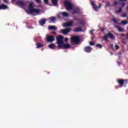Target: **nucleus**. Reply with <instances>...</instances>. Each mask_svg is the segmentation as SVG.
<instances>
[{
	"mask_svg": "<svg viewBox=\"0 0 128 128\" xmlns=\"http://www.w3.org/2000/svg\"><path fill=\"white\" fill-rule=\"evenodd\" d=\"M57 44H58V48H70V44L68 43L65 44L64 42V36H59L56 38Z\"/></svg>",
	"mask_w": 128,
	"mask_h": 128,
	"instance_id": "obj_1",
	"label": "nucleus"
},
{
	"mask_svg": "<svg viewBox=\"0 0 128 128\" xmlns=\"http://www.w3.org/2000/svg\"><path fill=\"white\" fill-rule=\"evenodd\" d=\"M26 12L28 14V12H32L34 14H40V10L39 9L34 8V4L30 3L29 5L28 10H25Z\"/></svg>",
	"mask_w": 128,
	"mask_h": 128,
	"instance_id": "obj_2",
	"label": "nucleus"
},
{
	"mask_svg": "<svg viewBox=\"0 0 128 128\" xmlns=\"http://www.w3.org/2000/svg\"><path fill=\"white\" fill-rule=\"evenodd\" d=\"M64 6L66 8V10H72V8H74L72 4V2L68 0H66L64 2Z\"/></svg>",
	"mask_w": 128,
	"mask_h": 128,
	"instance_id": "obj_3",
	"label": "nucleus"
},
{
	"mask_svg": "<svg viewBox=\"0 0 128 128\" xmlns=\"http://www.w3.org/2000/svg\"><path fill=\"white\" fill-rule=\"evenodd\" d=\"M16 4H18V6H20L21 8H26V6H28L27 2H23L22 1L20 0L16 1Z\"/></svg>",
	"mask_w": 128,
	"mask_h": 128,
	"instance_id": "obj_4",
	"label": "nucleus"
},
{
	"mask_svg": "<svg viewBox=\"0 0 128 128\" xmlns=\"http://www.w3.org/2000/svg\"><path fill=\"white\" fill-rule=\"evenodd\" d=\"M71 42L72 44H76L80 42V38L78 36H74L71 38Z\"/></svg>",
	"mask_w": 128,
	"mask_h": 128,
	"instance_id": "obj_5",
	"label": "nucleus"
},
{
	"mask_svg": "<svg viewBox=\"0 0 128 128\" xmlns=\"http://www.w3.org/2000/svg\"><path fill=\"white\" fill-rule=\"evenodd\" d=\"M108 38L111 40H114V35H112V33H108L105 34L104 36V40H108Z\"/></svg>",
	"mask_w": 128,
	"mask_h": 128,
	"instance_id": "obj_6",
	"label": "nucleus"
},
{
	"mask_svg": "<svg viewBox=\"0 0 128 128\" xmlns=\"http://www.w3.org/2000/svg\"><path fill=\"white\" fill-rule=\"evenodd\" d=\"M70 30H72V28H70L62 29L60 30V32H61V34H68Z\"/></svg>",
	"mask_w": 128,
	"mask_h": 128,
	"instance_id": "obj_7",
	"label": "nucleus"
},
{
	"mask_svg": "<svg viewBox=\"0 0 128 128\" xmlns=\"http://www.w3.org/2000/svg\"><path fill=\"white\" fill-rule=\"evenodd\" d=\"M46 40L47 42H52L54 40V37L53 36L47 35Z\"/></svg>",
	"mask_w": 128,
	"mask_h": 128,
	"instance_id": "obj_8",
	"label": "nucleus"
},
{
	"mask_svg": "<svg viewBox=\"0 0 128 128\" xmlns=\"http://www.w3.org/2000/svg\"><path fill=\"white\" fill-rule=\"evenodd\" d=\"M72 24H74V21H70L68 23L63 24V26L64 28H68V26H72Z\"/></svg>",
	"mask_w": 128,
	"mask_h": 128,
	"instance_id": "obj_9",
	"label": "nucleus"
},
{
	"mask_svg": "<svg viewBox=\"0 0 128 128\" xmlns=\"http://www.w3.org/2000/svg\"><path fill=\"white\" fill-rule=\"evenodd\" d=\"M92 6L93 8H94V10H95L96 12L98 11V7L96 6V4H94V2H92ZM102 8V4H100L99 6H98V8Z\"/></svg>",
	"mask_w": 128,
	"mask_h": 128,
	"instance_id": "obj_10",
	"label": "nucleus"
},
{
	"mask_svg": "<svg viewBox=\"0 0 128 128\" xmlns=\"http://www.w3.org/2000/svg\"><path fill=\"white\" fill-rule=\"evenodd\" d=\"M60 14H62V16H64L65 18H68V12H62L60 13L58 16V18H60Z\"/></svg>",
	"mask_w": 128,
	"mask_h": 128,
	"instance_id": "obj_11",
	"label": "nucleus"
},
{
	"mask_svg": "<svg viewBox=\"0 0 128 128\" xmlns=\"http://www.w3.org/2000/svg\"><path fill=\"white\" fill-rule=\"evenodd\" d=\"M48 48L52 50H54V48H56V46L54 44H52L48 45Z\"/></svg>",
	"mask_w": 128,
	"mask_h": 128,
	"instance_id": "obj_12",
	"label": "nucleus"
},
{
	"mask_svg": "<svg viewBox=\"0 0 128 128\" xmlns=\"http://www.w3.org/2000/svg\"><path fill=\"white\" fill-rule=\"evenodd\" d=\"M56 17H51L48 18V20H49V22H56Z\"/></svg>",
	"mask_w": 128,
	"mask_h": 128,
	"instance_id": "obj_13",
	"label": "nucleus"
},
{
	"mask_svg": "<svg viewBox=\"0 0 128 128\" xmlns=\"http://www.w3.org/2000/svg\"><path fill=\"white\" fill-rule=\"evenodd\" d=\"M92 48L90 46H86L84 48V51L86 52H90Z\"/></svg>",
	"mask_w": 128,
	"mask_h": 128,
	"instance_id": "obj_14",
	"label": "nucleus"
},
{
	"mask_svg": "<svg viewBox=\"0 0 128 128\" xmlns=\"http://www.w3.org/2000/svg\"><path fill=\"white\" fill-rule=\"evenodd\" d=\"M48 30H58V28L56 26H50L48 27Z\"/></svg>",
	"mask_w": 128,
	"mask_h": 128,
	"instance_id": "obj_15",
	"label": "nucleus"
},
{
	"mask_svg": "<svg viewBox=\"0 0 128 128\" xmlns=\"http://www.w3.org/2000/svg\"><path fill=\"white\" fill-rule=\"evenodd\" d=\"M74 32H82V28L80 27L77 28L74 30Z\"/></svg>",
	"mask_w": 128,
	"mask_h": 128,
	"instance_id": "obj_16",
	"label": "nucleus"
},
{
	"mask_svg": "<svg viewBox=\"0 0 128 128\" xmlns=\"http://www.w3.org/2000/svg\"><path fill=\"white\" fill-rule=\"evenodd\" d=\"M8 8V6L5 4H2L0 6V10H6Z\"/></svg>",
	"mask_w": 128,
	"mask_h": 128,
	"instance_id": "obj_17",
	"label": "nucleus"
},
{
	"mask_svg": "<svg viewBox=\"0 0 128 128\" xmlns=\"http://www.w3.org/2000/svg\"><path fill=\"white\" fill-rule=\"evenodd\" d=\"M46 19H43L42 20L40 21V26H44V24H46Z\"/></svg>",
	"mask_w": 128,
	"mask_h": 128,
	"instance_id": "obj_18",
	"label": "nucleus"
},
{
	"mask_svg": "<svg viewBox=\"0 0 128 128\" xmlns=\"http://www.w3.org/2000/svg\"><path fill=\"white\" fill-rule=\"evenodd\" d=\"M36 48H42V46H44V44L37 43L36 44Z\"/></svg>",
	"mask_w": 128,
	"mask_h": 128,
	"instance_id": "obj_19",
	"label": "nucleus"
},
{
	"mask_svg": "<svg viewBox=\"0 0 128 128\" xmlns=\"http://www.w3.org/2000/svg\"><path fill=\"white\" fill-rule=\"evenodd\" d=\"M124 80H118V82L119 84L121 86H120V88L121 86H122L124 85Z\"/></svg>",
	"mask_w": 128,
	"mask_h": 128,
	"instance_id": "obj_20",
	"label": "nucleus"
},
{
	"mask_svg": "<svg viewBox=\"0 0 128 128\" xmlns=\"http://www.w3.org/2000/svg\"><path fill=\"white\" fill-rule=\"evenodd\" d=\"M116 28L119 30V32H124V29L120 26H116Z\"/></svg>",
	"mask_w": 128,
	"mask_h": 128,
	"instance_id": "obj_21",
	"label": "nucleus"
},
{
	"mask_svg": "<svg viewBox=\"0 0 128 128\" xmlns=\"http://www.w3.org/2000/svg\"><path fill=\"white\" fill-rule=\"evenodd\" d=\"M80 12V10L78 8H77L73 12L72 14H78Z\"/></svg>",
	"mask_w": 128,
	"mask_h": 128,
	"instance_id": "obj_22",
	"label": "nucleus"
},
{
	"mask_svg": "<svg viewBox=\"0 0 128 128\" xmlns=\"http://www.w3.org/2000/svg\"><path fill=\"white\" fill-rule=\"evenodd\" d=\"M52 4H53L54 6H56L58 4V0H52Z\"/></svg>",
	"mask_w": 128,
	"mask_h": 128,
	"instance_id": "obj_23",
	"label": "nucleus"
},
{
	"mask_svg": "<svg viewBox=\"0 0 128 128\" xmlns=\"http://www.w3.org/2000/svg\"><path fill=\"white\" fill-rule=\"evenodd\" d=\"M128 24V22L126 20L122 21L121 22V24H123L124 26L126 24Z\"/></svg>",
	"mask_w": 128,
	"mask_h": 128,
	"instance_id": "obj_24",
	"label": "nucleus"
},
{
	"mask_svg": "<svg viewBox=\"0 0 128 128\" xmlns=\"http://www.w3.org/2000/svg\"><path fill=\"white\" fill-rule=\"evenodd\" d=\"M80 24H86V22L84 20L80 21Z\"/></svg>",
	"mask_w": 128,
	"mask_h": 128,
	"instance_id": "obj_25",
	"label": "nucleus"
},
{
	"mask_svg": "<svg viewBox=\"0 0 128 128\" xmlns=\"http://www.w3.org/2000/svg\"><path fill=\"white\" fill-rule=\"evenodd\" d=\"M122 10V8H120L118 10L116 11V14H120V12Z\"/></svg>",
	"mask_w": 128,
	"mask_h": 128,
	"instance_id": "obj_26",
	"label": "nucleus"
},
{
	"mask_svg": "<svg viewBox=\"0 0 128 128\" xmlns=\"http://www.w3.org/2000/svg\"><path fill=\"white\" fill-rule=\"evenodd\" d=\"M96 46H97V48H102V46L100 44H98Z\"/></svg>",
	"mask_w": 128,
	"mask_h": 128,
	"instance_id": "obj_27",
	"label": "nucleus"
},
{
	"mask_svg": "<svg viewBox=\"0 0 128 128\" xmlns=\"http://www.w3.org/2000/svg\"><path fill=\"white\" fill-rule=\"evenodd\" d=\"M44 0V4H48V0Z\"/></svg>",
	"mask_w": 128,
	"mask_h": 128,
	"instance_id": "obj_28",
	"label": "nucleus"
},
{
	"mask_svg": "<svg viewBox=\"0 0 128 128\" xmlns=\"http://www.w3.org/2000/svg\"><path fill=\"white\" fill-rule=\"evenodd\" d=\"M121 16L122 18H126V14H122Z\"/></svg>",
	"mask_w": 128,
	"mask_h": 128,
	"instance_id": "obj_29",
	"label": "nucleus"
},
{
	"mask_svg": "<svg viewBox=\"0 0 128 128\" xmlns=\"http://www.w3.org/2000/svg\"><path fill=\"white\" fill-rule=\"evenodd\" d=\"M89 44L90 46H94V43L90 42Z\"/></svg>",
	"mask_w": 128,
	"mask_h": 128,
	"instance_id": "obj_30",
	"label": "nucleus"
},
{
	"mask_svg": "<svg viewBox=\"0 0 128 128\" xmlns=\"http://www.w3.org/2000/svg\"><path fill=\"white\" fill-rule=\"evenodd\" d=\"M36 2H37L38 4H40L41 1L40 0H35Z\"/></svg>",
	"mask_w": 128,
	"mask_h": 128,
	"instance_id": "obj_31",
	"label": "nucleus"
},
{
	"mask_svg": "<svg viewBox=\"0 0 128 128\" xmlns=\"http://www.w3.org/2000/svg\"><path fill=\"white\" fill-rule=\"evenodd\" d=\"M115 48L116 50H118V48H120V46H118V45H116Z\"/></svg>",
	"mask_w": 128,
	"mask_h": 128,
	"instance_id": "obj_32",
	"label": "nucleus"
},
{
	"mask_svg": "<svg viewBox=\"0 0 128 128\" xmlns=\"http://www.w3.org/2000/svg\"><path fill=\"white\" fill-rule=\"evenodd\" d=\"M4 2H6V4H9L8 1V0H3Z\"/></svg>",
	"mask_w": 128,
	"mask_h": 128,
	"instance_id": "obj_33",
	"label": "nucleus"
},
{
	"mask_svg": "<svg viewBox=\"0 0 128 128\" xmlns=\"http://www.w3.org/2000/svg\"><path fill=\"white\" fill-rule=\"evenodd\" d=\"M94 30H90V34H92V32H94Z\"/></svg>",
	"mask_w": 128,
	"mask_h": 128,
	"instance_id": "obj_34",
	"label": "nucleus"
},
{
	"mask_svg": "<svg viewBox=\"0 0 128 128\" xmlns=\"http://www.w3.org/2000/svg\"><path fill=\"white\" fill-rule=\"evenodd\" d=\"M113 22H116V19H113Z\"/></svg>",
	"mask_w": 128,
	"mask_h": 128,
	"instance_id": "obj_35",
	"label": "nucleus"
},
{
	"mask_svg": "<svg viewBox=\"0 0 128 128\" xmlns=\"http://www.w3.org/2000/svg\"><path fill=\"white\" fill-rule=\"evenodd\" d=\"M65 40H66V42H68V38H65Z\"/></svg>",
	"mask_w": 128,
	"mask_h": 128,
	"instance_id": "obj_36",
	"label": "nucleus"
},
{
	"mask_svg": "<svg viewBox=\"0 0 128 128\" xmlns=\"http://www.w3.org/2000/svg\"><path fill=\"white\" fill-rule=\"evenodd\" d=\"M118 4V2H114V4Z\"/></svg>",
	"mask_w": 128,
	"mask_h": 128,
	"instance_id": "obj_37",
	"label": "nucleus"
},
{
	"mask_svg": "<svg viewBox=\"0 0 128 128\" xmlns=\"http://www.w3.org/2000/svg\"><path fill=\"white\" fill-rule=\"evenodd\" d=\"M126 6V4L123 3V4H122V6Z\"/></svg>",
	"mask_w": 128,
	"mask_h": 128,
	"instance_id": "obj_38",
	"label": "nucleus"
},
{
	"mask_svg": "<svg viewBox=\"0 0 128 128\" xmlns=\"http://www.w3.org/2000/svg\"><path fill=\"white\" fill-rule=\"evenodd\" d=\"M120 0V2H123V0L124 1V2H126V0Z\"/></svg>",
	"mask_w": 128,
	"mask_h": 128,
	"instance_id": "obj_39",
	"label": "nucleus"
},
{
	"mask_svg": "<svg viewBox=\"0 0 128 128\" xmlns=\"http://www.w3.org/2000/svg\"><path fill=\"white\" fill-rule=\"evenodd\" d=\"M104 28L101 29L102 32H104Z\"/></svg>",
	"mask_w": 128,
	"mask_h": 128,
	"instance_id": "obj_40",
	"label": "nucleus"
},
{
	"mask_svg": "<svg viewBox=\"0 0 128 128\" xmlns=\"http://www.w3.org/2000/svg\"><path fill=\"white\" fill-rule=\"evenodd\" d=\"M52 34H56V32H52Z\"/></svg>",
	"mask_w": 128,
	"mask_h": 128,
	"instance_id": "obj_41",
	"label": "nucleus"
},
{
	"mask_svg": "<svg viewBox=\"0 0 128 128\" xmlns=\"http://www.w3.org/2000/svg\"><path fill=\"white\" fill-rule=\"evenodd\" d=\"M121 36H124V34H122Z\"/></svg>",
	"mask_w": 128,
	"mask_h": 128,
	"instance_id": "obj_42",
	"label": "nucleus"
},
{
	"mask_svg": "<svg viewBox=\"0 0 128 128\" xmlns=\"http://www.w3.org/2000/svg\"><path fill=\"white\" fill-rule=\"evenodd\" d=\"M12 2H16V0H12Z\"/></svg>",
	"mask_w": 128,
	"mask_h": 128,
	"instance_id": "obj_43",
	"label": "nucleus"
}]
</instances>
